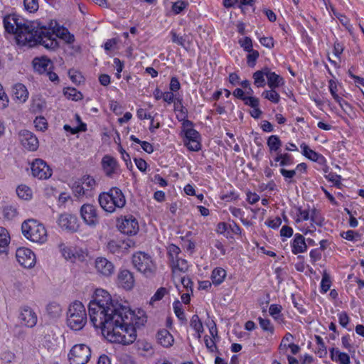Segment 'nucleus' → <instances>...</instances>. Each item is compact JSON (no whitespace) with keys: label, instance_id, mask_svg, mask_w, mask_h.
<instances>
[{"label":"nucleus","instance_id":"21","mask_svg":"<svg viewBox=\"0 0 364 364\" xmlns=\"http://www.w3.org/2000/svg\"><path fill=\"white\" fill-rule=\"evenodd\" d=\"M118 284L126 290L132 289L134 284L132 273L127 269L121 270L118 274Z\"/></svg>","mask_w":364,"mask_h":364},{"label":"nucleus","instance_id":"40","mask_svg":"<svg viewBox=\"0 0 364 364\" xmlns=\"http://www.w3.org/2000/svg\"><path fill=\"white\" fill-rule=\"evenodd\" d=\"M206 326H208V327L209 328L210 334L212 337V339H211L212 344L210 346H209L208 339L206 338V348H209V349H210V350L213 351V348H217L216 345H215L216 340L219 339V337L218 336V329H217L216 325L214 322H212L210 324L206 323Z\"/></svg>","mask_w":364,"mask_h":364},{"label":"nucleus","instance_id":"11","mask_svg":"<svg viewBox=\"0 0 364 364\" xmlns=\"http://www.w3.org/2000/svg\"><path fill=\"white\" fill-rule=\"evenodd\" d=\"M31 168L33 176L39 179H47L52 175V169L41 159H36L32 162Z\"/></svg>","mask_w":364,"mask_h":364},{"label":"nucleus","instance_id":"34","mask_svg":"<svg viewBox=\"0 0 364 364\" xmlns=\"http://www.w3.org/2000/svg\"><path fill=\"white\" fill-rule=\"evenodd\" d=\"M227 276L226 270L222 267H215L211 273L210 279L215 286L221 284Z\"/></svg>","mask_w":364,"mask_h":364},{"label":"nucleus","instance_id":"52","mask_svg":"<svg viewBox=\"0 0 364 364\" xmlns=\"http://www.w3.org/2000/svg\"><path fill=\"white\" fill-rule=\"evenodd\" d=\"M46 311L52 318H57L60 315L61 308L58 304L52 302L48 304Z\"/></svg>","mask_w":364,"mask_h":364},{"label":"nucleus","instance_id":"32","mask_svg":"<svg viewBox=\"0 0 364 364\" xmlns=\"http://www.w3.org/2000/svg\"><path fill=\"white\" fill-rule=\"evenodd\" d=\"M13 96L20 102H24L28 97V92L23 84L18 83L13 87Z\"/></svg>","mask_w":364,"mask_h":364},{"label":"nucleus","instance_id":"51","mask_svg":"<svg viewBox=\"0 0 364 364\" xmlns=\"http://www.w3.org/2000/svg\"><path fill=\"white\" fill-rule=\"evenodd\" d=\"M16 193L20 198L29 200L32 197L31 189L26 185H20L16 188Z\"/></svg>","mask_w":364,"mask_h":364},{"label":"nucleus","instance_id":"33","mask_svg":"<svg viewBox=\"0 0 364 364\" xmlns=\"http://www.w3.org/2000/svg\"><path fill=\"white\" fill-rule=\"evenodd\" d=\"M72 191L74 196L78 198L92 196V193H90V189H86L85 186L80 181H75L72 186Z\"/></svg>","mask_w":364,"mask_h":364},{"label":"nucleus","instance_id":"54","mask_svg":"<svg viewBox=\"0 0 364 364\" xmlns=\"http://www.w3.org/2000/svg\"><path fill=\"white\" fill-rule=\"evenodd\" d=\"M344 49V44L336 38L333 44V53L338 60L341 59Z\"/></svg>","mask_w":364,"mask_h":364},{"label":"nucleus","instance_id":"23","mask_svg":"<svg viewBox=\"0 0 364 364\" xmlns=\"http://www.w3.org/2000/svg\"><path fill=\"white\" fill-rule=\"evenodd\" d=\"M267 72V85L269 88H278L284 85L285 80L283 77L272 71L269 67Z\"/></svg>","mask_w":364,"mask_h":364},{"label":"nucleus","instance_id":"17","mask_svg":"<svg viewBox=\"0 0 364 364\" xmlns=\"http://www.w3.org/2000/svg\"><path fill=\"white\" fill-rule=\"evenodd\" d=\"M58 223L62 229L70 232H76L79 228L77 218L69 214H61Z\"/></svg>","mask_w":364,"mask_h":364},{"label":"nucleus","instance_id":"61","mask_svg":"<svg viewBox=\"0 0 364 364\" xmlns=\"http://www.w3.org/2000/svg\"><path fill=\"white\" fill-rule=\"evenodd\" d=\"M23 4L26 11L33 13L38 9V0H23Z\"/></svg>","mask_w":364,"mask_h":364},{"label":"nucleus","instance_id":"41","mask_svg":"<svg viewBox=\"0 0 364 364\" xmlns=\"http://www.w3.org/2000/svg\"><path fill=\"white\" fill-rule=\"evenodd\" d=\"M340 237L344 240L350 242L360 241L362 238V234L358 231L348 230L347 231H342L340 232Z\"/></svg>","mask_w":364,"mask_h":364},{"label":"nucleus","instance_id":"38","mask_svg":"<svg viewBox=\"0 0 364 364\" xmlns=\"http://www.w3.org/2000/svg\"><path fill=\"white\" fill-rule=\"evenodd\" d=\"M10 243V236L8 231L0 227V253H6Z\"/></svg>","mask_w":364,"mask_h":364},{"label":"nucleus","instance_id":"46","mask_svg":"<svg viewBox=\"0 0 364 364\" xmlns=\"http://www.w3.org/2000/svg\"><path fill=\"white\" fill-rule=\"evenodd\" d=\"M341 24L346 28L350 36L354 33V28L350 23V18L344 14L341 13L336 18Z\"/></svg>","mask_w":364,"mask_h":364},{"label":"nucleus","instance_id":"6","mask_svg":"<svg viewBox=\"0 0 364 364\" xmlns=\"http://www.w3.org/2000/svg\"><path fill=\"white\" fill-rule=\"evenodd\" d=\"M134 267L146 277H152L156 271V266L151 257L145 252H138L132 256Z\"/></svg>","mask_w":364,"mask_h":364},{"label":"nucleus","instance_id":"15","mask_svg":"<svg viewBox=\"0 0 364 364\" xmlns=\"http://www.w3.org/2000/svg\"><path fill=\"white\" fill-rule=\"evenodd\" d=\"M307 164L302 162L297 164L294 170H288L284 168H281L279 169V173L284 177V181L287 183L290 184L296 182L293 178L296 176V172L306 174L307 173Z\"/></svg>","mask_w":364,"mask_h":364},{"label":"nucleus","instance_id":"3","mask_svg":"<svg viewBox=\"0 0 364 364\" xmlns=\"http://www.w3.org/2000/svg\"><path fill=\"white\" fill-rule=\"evenodd\" d=\"M98 200L101 208L111 213L123 208L126 205L125 196L117 187H112L107 192L100 193Z\"/></svg>","mask_w":364,"mask_h":364},{"label":"nucleus","instance_id":"47","mask_svg":"<svg viewBox=\"0 0 364 364\" xmlns=\"http://www.w3.org/2000/svg\"><path fill=\"white\" fill-rule=\"evenodd\" d=\"M260 328L264 332H267L272 336L274 333V327L269 318L259 317L257 318Z\"/></svg>","mask_w":364,"mask_h":364},{"label":"nucleus","instance_id":"18","mask_svg":"<svg viewBox=\"0 0 364 364\" xmlns=\"http://www.w3.org/2000/svg\"><path fill=\"white\" fill-rule=\"evenodd\" d=\"M290 247L292 254L294 255L306 252L308 250V246L304 236L300 233L294 234L293 239L290 242Z\"/></svg>","mask_w":364,"mask_h":364},{"label":"nucleus","instance_id":"64","mask_svg":"<svg viewBox=\"0 0 364 364\" xmlns=\"http://www.w3.org/2000/svg\"><path fill=\"white\" fill-rule=\"evenodd\" d=\"M310 261L312 264H316V263L321 259L322 257V251H321L318 248H314L311 250L309 252Z\"/></svg>","mask_w":364,"mask_h":364},{"label":"nucleus","instance_id":"30","mask_svg":"<svg viewBox=\"0 0 364 364\" xmlns=\"http://www.w3.org/2000/svg\"><path fill=\"white\" fill-rule=\"evenodd\" d=\"M283 308L281 304H272L269 306V314L277 323L282 324L284 323L285 318L282 314Z\"/></svg>","mask_w":364,"mask_h":364},{"label":"nucleus","instance_id":"26","mask_svg":"<svg viewBox=\"0 0 364 364\" xmlns=\"http://www.w3.org/2000/svg\"><path fill=\"white\" fill-rule=\"evenodd\" d=\"M267 146L269 154H276L281 152L282 141L279 136L276 134L270 135L267 139Z\"/></svg>","mask_w":364,"mask_h":364},{"label":"nucleus","instance_id":"35","mask_svg":"<svg viewBox=\"0 0 364 364\" xmlns=\"http://www.w3.org/2000/svg\"><path fill=\"white\" fill-rule=\"evenodd\" d=\"M321 275L322 277L320 283L319 291L321 294H324L331 289L333 284V279L327 270H323Z\"/></svg>","mask_w":364,"mask_h":364},{"label":"nucleus","instance_id":"28","mask_svg":"<svg viewBox=\"0 0 364 364\" xmlns=\"http://www.w3.org/2000/svg\"><path fill=\"white\" fill-rule=\"evenodd\" d=\"M267 66L263 67L262 69L256 70L252 74L253 84L257 88L264 87L267 85Z\"/></svg>","mask_w":364,"mask_h":364},{"label":"nucleus","instance_id":"37","mask_svg":"<svg viewBox=\"0 0 364 364\" xmlns=\"http://www.w3.org/2000/svg\"><path fill=\"white\" fill-rule=\"evenodd\" d=\"M343 112L351 119H354L357 115L355 108L343 97L336 102Z\"/></svg>","mask_w":364,"mask_h":364},{"label":"nucleus","instance_id":"12","mask_svg":"<svg viewBox=\"0 0 364 364\" xmlns=\"http://www.w3.org/2000/svg\"><path fill=\"white\" fill-rule=\"evenodd\" d=\"M18 262L25 268H31L36 264V255L31 250L26 247H19L16 252Z\"/></svg>","mask_w":364,"mask_h":364},{"label":"nucleus","instance_id":"5","mask_svg":"<svg viewBox=\"0 0 364 364\" xmlns=\"http://www.w3.org/2000/svg\"><path fill=\"white\" fill-rule=\"evenodd\" d=\"M21 230L23 235L33 242L42 244L47 240V231L45 227L36 220L24 221Z\"/></svg>","mask_w":364,"mask_h":364},{"label":"nucleus","instance_id":"58","mask_svg":"<svg viewBox=\"0 0 364 364\" xmlns=\"http://www.w3.org/2000/svg\"><path fill=\"white\" fill-rule=\"evenodd\" d=\"M238 43L241 48L246 51H251L253 49L252 40L249 36H245L238 40Z\"/></svg>","mask_w":364,"mask_h":364},{"label":"nucleus","instance_id":"8","mask_svg":"<svg viewBox=\"0 0 364 364\" xmlns=\"http://www.w3.org/2000/svg\"><path fill=\"white\" fill-rule=\"evenodd\" d=\"M90 357L91 350L85 344L73 346L68 355L70 364H87Z\"/></svg>","mask_w":364,"mask_h":364},{"label":"nucleus","instance_id":"31","mask_svg":"<svg viewBox=\"0 0 364 364\" xmlns=\"http://www.w3.org/2000/svg\"><path fill=\"white\" fill-rule=\"evenodd\" d=\"M156 338L159 343L165 348L171 346L174 341L173 336L166 329L159 331Z\"/></svg>","mask_w":364,"mask_h":364},{"label":"nucleus","instance_id":"39","mask_svg":"<svg viewBox=\"0 0 364 364\" xmlns=\"http://www.w3.org/2000/svg\"><path fill=\"white\" fill-rule=\"evenodd\" d=\"M277 88H269L265 90L262 93V97L274 104H278L280 102V95L276 90Z\"/></svg>","mask_w":364,"mask_h":364},{"label":"nucleus","instance_id":"9","mask_svg":"<svg viewBox=\"0 0 364 364\" xmlns=\"http://www.w3.org/2000/svg\"><path fill=\"white\" fill-rule=\"evenodd\" d=\"M80 216L85 223L90 227H95L100 221L97 210L90 203L82 205L80 210Z\"/></svg>","mask_w":364,"mask_h":364},{"label":"nucleus","instance_id":"7","mask_svg":"<svg viewBox=\"0 0 364 364\" xmlns=\"http://www.w3.org/2000/svg\"><path fill=\"white\" fill-rule=\"evenodd\" d=\"M216 232L228 240H240L245 238L243 229L233 220L228 223L220 222L216 225Z\"/></svg>","mask_w":364,"mask_h":364},{"label":"nucleus","instance_id":"59","mask_svg":"<svg viewBox=\"0 0 364 364\" xmlns=\"http://www.w3.org/2000/svg\"><path fill=\"white\" fill-rule=\"evenodd\" d=\"M173 310L176 316L178 318L179 320H181L182 322H184L186 321V316L184 314V311L182 308V304L179 301H176L173 304Z\"/></svg>","mask_w":364,"mask_h":364},{"label":"nucleus","instance_id":"48","mask_svg":"<svg viewBox=\"0 0 364 364\" xmlns=\"http://www.w3.org/2000/svg\"><path fill=\"white\" fill-rule=\"evenodd\" d=\"M324 178L328 181L332 183L333 186L337 188L341 189L343 186L342 177L336 172L329 173L328 174H324Z\"/></svg>","mask_w":364,"mask_h":364},{"label":"nucleus","instance_id":"44","mask_svg":"<svg viewBox=\"0 0 364 364\" xmlns=\"http://www.w3.org/2000/svg\"><path fill=\"white\" fill-rule=\"evenodd\" d=\"M309 220L320 228L323 227L325 224L324 218L322 216L320 211L315 208L311 210Z\"/></svg>","mask_w":364,"mask_h":364},{"label":"nucleus","instance_id":"16","mask_svg":"<svg viewBox=\"0 0 364 364\" xmlns=\"http://www.w3.org/2000/svg\"><path fill=\"white\" fill-rule=\"evenodd\" d=\"M20 141L24 148L29 151H36L38 147L37 137L28 130H23L20 132Z\"/></svg>","mask_w":364,"mask_h":364},{"label":"nucleus","instance_id":"55","mask_svg":"<svg viewBox=\"0 0 364 364\" xmlns=\"http://www.w3.org/2000/svg\"><path fill=\"white\" fill-rule=\"evenodd\" d=\"M247 55V65L253 68L255 66L257 59L259 57V53L257 50L252 49L251 51H246Z\"/></svg>","mask_w":364,"mask_h":364},{"label":"nucleus","instance_id":"36","mask_svg":"<svg viewBox=\"0 0 364 364\" xmlns=\"http://www.w3.org/2000/svg\"><path fill=\"white\" fill-rule=\"evenodd\" d=\"M170 263L173 274L186 272L188 269L186 260L179 257L170 261Z\"/></svg>","mask_w":364,"mask_h":364},{"label":"nucleus","instance_id":"63","mask_svg":"<svg viewBox=\"0 0 364 364\" xmlns=\"http://www.w3.org/2000/svg\"><path fill=\"white\" fill-rule=\"evenodd\" d=\"M258 39H259V43H261L262 46H263L264 47L268 48V49H272L274 47V45H275V42H274V40L273 38V37L272 36H268V37H266V36H262V37H259L257 36Z\"/></svg>","mask_w":364,"mask_h":364},{"label":"nucleus","instance_id":"57","mask_svg":"<svg viewBox=\"0 0 364 364\" xmlns=\"http://www.w3.org/2000/svg\"><path fill=\"white\" fill-rule=\"evenodd\" d=\"M338 82L336 80L333 79L328 80V90L331 96L333 97L336 102L342 98L338 94Z\"/></svg>","mask_w":364,"mask_h":364},{"label":"nucleus","instance_id":"49","mask_svg":"<svg viewBox=\"0 0 364 364\" xmlns=\"http://www.w3.org/2000/svg\"><path fill=\"white\" fill-rule=\"evenodd\" d=\"M296 211L295 222L296 223L309 220L311 210L309 208L303 209L299 206L296 208Z\"/></svg>","mask_w":364,"mask_h":364},{"label":"nucleus","instance_id":"60","mask_svg":"<svg viewBox=\"0 0 364 364\" xmlns=\"http://www.w3.org/2000/svg\"><path fill=\"white\" fill-rule=\"evenodd\" d=\"M34 124L37 130L44 132L48 129V122L45 117H37L34 120Z\"/></svg>","mask_w":364,"mask_h":364},{"label":"nucleus","instance_id":"10","mask_svg":"<svg viewBox=\"0 0 364 364\" xmlns=\"http://www.w3.org/2000/svg\"><path fill=\"white\" fill-rule=\"evenodd\" d=\"M117 227L119 230L127 235H136L139 229L137 220L132 215H126L118 220Z\"/></svg>","mask_w":364,"mask_h":364},{"label":"nucleus","instance_id":"56","mask_svg":"<svg viewBox=\"0 0 364 364\" xmlns=\"http://www.w3.org/2000/svg\"><path fill=\"white\" fill-rule=\"evenodd\" d=\"M80 181L85 186L86 189H90V193H92V191L96 186L95 180L89 175L83 176Z\"/></svg>","mask_w":364,"mask_h":364},{"label":"nucleus","instance_id":"25","mask_svg":"<svg viewBox=\"0 0 364 364\" xmlns=\"http://www.w3.org/2000/svg\"><path fill=\"white\" fill-rule=\"evenodd\" d=\"M331 360L338 364H350V358L348 353L341 352L338 348L332 347L329 349Z\"/></svg>","mask_w":364,"mask_h":364},{"label":"nucleus","instance_id":"50","mask_svg":"<svg viewBox=\"0 0 364 364\" xmlns=\"http://www.w3.org/2000/svg\"><path fill=\"white\" fill-rule=\"evenodd\" d=\"M291 299L294 307L296 309L299 313L302 315H306L308 311L306 309H305L304 306V300L302 299V298L301 296L296 298L294 294H291Z\"/></svg>","mask_w":364,"mask_h":364},{"label":"nucleus","instance_id":"42","mask_svg":"<svg viewBox=\"0 0 364 364\" xmlns=\"http://www.w3.org/2000/svg\"><path fill=\"white\" fill-rule=\"evenodd\" d=\"M190 326L196 331V337L200 338V333L203 332V326L198 315L196 314L192 316Z\"/></svg>","mask_w":364,"mask_h":364},{"label":"nucleus","instance_id":"53","mask_svg":"<svg viewBox=\"0 0 364 364\" xmlns=\"http://www.w3.org/2000/svg\"><path fill=\"white\" fill-rule=\"evenodd\" d=\"M64 95L68 99L77 101L82 98V95L80 92L77 91L75 88L68 87L64 90Z\"/></svg>","mask_w":364,"mask_h":364},{"label":"nucleus","instance_id":"20","mask_svg":"<svg viewBox=\"0 0 364 364\" xmlns=\"http://www.w3.org/2000/svg\"><path fill=\"white\" fill-rule=\"evenodd\" d=\"M294 164V157L289 153H277L273 158V161H270L272 166H279L282 168L289 166Z\"/></svg>","mask_w":364,"mask_h":364},{"label":"nucleus","instance_id":"1","mask_svg":"<svg viewBox=\"0 0 364 364\" xmlns=\"http://www.w3.org/2000/svg\"><path fill=\"white\" fill-rule=\"evenodd\" d=\"M88 311L93 326L100 328L109 341L123 345L132 343L136 338L134 326L143 325L146 321L144 311H139V315H136L128 306L113 300L102 289L95 291Z\"/></svg>","mask_w":364,"mask_h":364},{"label":"nucleus","instance_id":"13","mask_svg":"<svg viewBox=\"0 0 364 364\" xmlns=\"http://www.w3.org/2000/svg\"><path fill=\"white\" fill-rule=\"evenodd\" d=\"M18 318L21 325L28 328L35 326L38 321L36 314L28 306H24L20 309Z\"/></svg>","mask_w":364,"mask_h":364},{"label":"nucleus","instance_id":"62","mask_svg":"<svg viewBox=\"0 0 364 364\" xmlns=\"http://www.w3.org/2000/svg\"><path fill=\"white\" fill-rule=\"evenodd\" d=\"M316 226L317 225L314 223L310 221L309 225L305 224L304 225L299 228V229L305 235H306L308 234H309L311 235H314L315 232L316 230Z\"/></svg>","mask_w":364,"mask_h":364},{"label":"nucleus","instance_id":"45","mask_svg":"<svg viewBox=\"0 0 364 364\" xmlns=\"http://www.w3.org/2000/svg\"><path fill=\"white\" fill-rule=\"evenodd\" d=\"M174 110L176 113V117L179 120H183L187 116V109L183 106L181 100L176 98L174 101Z\"/></svg>","mask_w":364,"mask_h":364},{"label":"nucleus","instance_id":"4","mask_svg":"<svg viewBox=\"0 0 364 364\" xmlns=\"http://www.w3.org/2000/svg\"><path fill=\"white\" fill-rule=\"evenodd\" d=\"M87 323V314L84 305L78 301L72 303L66 313L67 326L73 331L81 330Z\"/></svg>","mask_w":364,"mask_h":364},{"label":"nucleus","instance_id":"14","mask_svg":"<svg viewBox=\"0 0 364 364\" xmlns=\"http://www.w3.org/2000/svg\"><path fill=\"white\" fill-rule=\"evenodd\" d=\"M95 267L99 274L105 277L112 276L115 270L113 263L105 257H97L95 262Z\"/></svg>","mask_w":364,"mask_h":364},{"label":"nucleus","instance_id":"24","mask_svg":"<svg viewBox=\"0 0 364 364\" xmlns=\"http://www.w3.org/2000/svg\"><path fill=\"white\" fill-rule=\"evenodd\" d=\"M210 257L212 259H218L226 254V247L224 241L215 239L210 242Z\"/></svg>","mask_w":364,"mask_h":364},{"label":"nucleus","instance_id":"19","mask_svg":"<svg viewBox=\"0 0 364 364\" xmlns=\"http://www.w3.org/2000/svg\"><path fill=\"white\" fill-rule=\"evenodd\" d=\"M301 154L311 161L317 162L318 164H325L326 157L321 154L316 152L311 149L305 142L300 144Z\"/></svg>","mask_w":364,"mask_h":364},{"label":"nucleus","instance_id":"27","mask_svg":"<svg viewBox=\"0 0 364 364\" xmlns=\"http://www.w3.org/2000/svg\"><path fill=\"white\" fill-rule=\"evenodd\" d=\"M34 70L39 73H47L52 67V62L46 57L36 58L33 60Z\"/></svg>","mask_w":364,"mask_h":364},{"label":"nucleus","instance_id":"2","mask_svg":"<svg viewBox=\"0 0 364 364\" xmlns=\"http://www.w3.org/2000/svg\"><path fill=\"white\" fill-rule=\"evenodd\" d=\"M3 23L6 32L15 34L20 46L31 48L39 44L47 49H55L58 46L53 26L56 22L51 21L48 27L38 21H27L11 14L5 16Z\"/></svg>","mask_w":364,"mask_h":364},{"label":"nucleus","instance_id":"29","mask_svg":"<svg viewBox=\"0 0 364 364\" xmlns=\"http://www.w3.org/2000/svg\"><path fill=\"white\" fill-rule=\"evenodd\" d=\"M102 166L105 174L111 177L117 169V163L114 158L106 155L102 158Z\"/></svg>","mask_w":364,"mask_h":364},{"label":"nucleus","instance_id":"43","mask_svg":"<svg viewBox=\"0 0 364 364\" xmlns=\"http://www.w3.org/2000/svg\"><path fill=\"white\" fill-rule=\"evenodd\" d=\"M220 198L225 203L235 202L239 199V194L234 188H232L228 191L221 192Z\"/></svg>","mask_w":364,"mask_h":364},{"label":"nucleus","instance_id":"22","mask_svg":"<svg viewBox=\"0 0 364 364\" xmlns=\"http://www.w3.org/2000/svg\"><path fill=\"white\" fill-rule=\"evenodd\" d=\"M185 136L187 139L186 145L190 150L198 151L200 148L198 141L199 134L192 128H187L185 130Z\"/></svg>","mask_w":364,"mask_h":364}]
</instances>
